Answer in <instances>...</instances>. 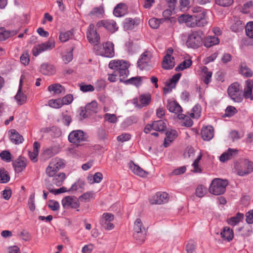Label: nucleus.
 Segmentation results:
<instances>
[{"mask_svg":"<svg viewBox=\"0 0 253 253\" xmlns=\"http://www.w3.org/2000/svg\"><path fill=\"white\" fill-rule=\"evenodd\" d=\"M109 68L117 72L121 80L125 79L129 74L128 63L123 60H112L109 63Z\"/></svg>","mask_w":253,"mask_h":253,"instance_id":"obj_1","label":"nucleus"},{"mask_svg":"<svg viewBox=\"0 0 253 253\" xmlns=\"http://www.w3.org/2000/svg\"><path fill=\"white\" fill-rule=\"evenodd\" d=\"M191 10L195 14L194 15L195 18V21H194V27H204L208 24L207 10L196 6L192 7Z\"/></svg>","mask_w":253,"mask_h":253,"instance_id":"obj_2","label":"nucleus"},{"mask_svg":"<svg viewBox=\"0 0 253 253\" xmlns=\"http://www.w3.org/2000/svg\"><path fill=\"white\" fill-rule=\"evenodd\" d=\"M227 93L230 99L236 103H240L243 100V89L237 82L230 84L227 89Z\"/></svg>","mask_w":253,"mask_h":253,"instance_id":"obj_3","label":"nucleus"},{"mask_svg":"<svg viewBox=\"0 0 253 253\" xmlns=\"http://www.w3.org/2000/svg\"><path fill=\"white\" fill-rule=\"evenodd\" d=\"M203 34L201 31H194L190 33L187 37L186 45L188 47L196 49L202 45Z\"/></svg>","mask_w":253,"mask_h":253,"instance_id":"obj_4","label":"nucleus"},{"mask_svg":"<svg viewBox=\"0 0 253 253\" xmlns=\"http://www.w3.org/2000/svg\"><path fill=\"white\" fill-rule=\"evenodd\" d=\"M227 185L228 181L226 180L214 178L209 187V192L214 195L222 194L225 192Z\"/></svg>","mask_w":253,"mask_h":253,"instance_id":"obj_5","label":"nucleus"},{"mask_svg":"<svg viewBox=\"0 0 253 253\" xmlns=\"http://www.w3.org/2000/svg\"><path fill=\"white\" fill-rule=\"evenodd\" d=\"M133 236L139 242H143L145 239L146 231L143 223L140 218H137L134 223Z\"/></svg>","mask_w":253,"mask_h":253,"instance_id":"obj_6","label":"nucleus"},{"mask_svg":"<svg viewBox=\"0 0 253 253\" xmlns=\"http://www.w3.org/2000/svg\"><path fill=\"white\" fill-rule=\"evenodd\" d=\"M237 174L240 176H244L253 171V163L247 160H243L235 165Z\"/></svg>","mask_w":253,"mask_h":253,"instance_id":"obj_7","label":"nucleus"},{"mask_svg":"<svg viewBox=\"0 0 253 253\" xmlns=\"http://www.w3.org/2000/svg\"><path fill=\"white\" fill-rule=\"evenodd\" d=\"M152 58V54L150 51H146L143 52L137 61L138 67L141 70H150L154 65Z\"/></svg>","mask_w":253,"mask_h":253,"instance_id":"obj_8","label":"nucleus"},{"mask_svg":"<svg viewBox=\"0 0 253 253\" xmlns=\"http://www.w3.org/2000/svg\"><path fill=\"white\" fill-rule=\"evenodd\" d=\"M86 140V134L80 129L73 130L68 135L69 141L75 145L79 146Z\"/></svg>","mask_w":253,"mask_h":253,"instance_id":"obj_9","label":"nucleus"},{"mask_svg":"<svg viewBox=\"0 0 253 253\" xmlns=\"http://www.w3.org/2000/svg\"><path fill=\"white\" fill-rule=\"evenodd\" d=\"M54 47V40L50 39L45 42L35 45L32 49L33 55L34 56H37L42 52L51 50Z\"/></svg>","mask_w":253,"mask_h":253,"instance_id":"obj_10","label":"nucleus"},{"mask_svg":"<svg viewBox=\"0 0 253 253\" xmlns=\"http://www.w3.org/2000/svg\"><path fill=\"white\" fill-rule=\"evenodd\" d=\"M114 46L113 42H107L102 44V47L98 50V54L105 57L112 58L115 55Z\"/></svg>","mask_w":253,"mask_h":253,"instance_id":"obj_11","label":"nucleus"},{"mask_svg":"<svg viewBox=\"0 0 253 253\" xmlns=\"http://www.w3.org/2000/svg\"><path fill=\"white\" fill-rule=\"evenodd\" d=\"M62 205L64 209H77L80 207L79 199L74 196L65 197L62 200Z\"/></svg>","mask_w":253,"mask_h":253,"instance_id":"obj_12","label":"nucleus"},{"mask_svg":"<svg viewBox=\"0 0 253 253\" xmlns=\"http://www.w3.org/2000/svg\"><path fill=\"white\" fill-rule=\"evenodd\" d=\"M181 75L180 73H177L165 83V87L163 88L164 94L166 95L172 91V89L175 87Z\"/></svg>","mask_w":253,"mask_h":253,"instance_id":"obj_13","label":"nucleus"},{"mask_svg":"<svg viewBox=\"0 0 253 253\" xmlns=\"http://www.w3.org/2000/svg\"><path fill=\"white\" fill-rule=\"evenodd\" d=\"M114 219V216L112 213L105 212L102 214L100 219L101 226L107 230H111L114 228V225L111 223Z\"/></svg>","mask_w":253,"mask_h":253,"instance_id":"obj_14","label":"nucleus"},{"mask_svg":"<svg viewBox=\"0 0 253 253\" xmlns=\"http://www.w3.org/2000/svg\"><path fill=\"white\" fill-rule=\"evenodd\" d=\"M173 53L172 48L168 49L167 54L163 59L162 67L166 70L172 69L175 65L174 58L171 55Z\"/></svg>","mask_w":253,"mask_h":253,"instance_id":"obj_15","label":"nucleus"},{"mask_svg":"<svg viewBox=\"0 0 253 253\" xmlns=\"http://www.w3.org/2000/svg\"><path fill=\"white\" fill-rule=\"evenodd\" d=\"M96 26L98 28L103 27L107 30L110 31L111 33H114L118 29L116 22L115 21L111 19L102 20L99 21L97 23Z\"/></svg>","mask_w":253,"mask_h":253,"instance_id":"obj_16","label":"nucleus"},{"mask_svg":"<svg viewBox=\"0 0 253 253\" xmlns=\"http://www.w3.org/2000/svg\"><path fill=\"white\" fill-rule=\"evenodd\" d=\"M167 108L170 112L177 115L178 118L183 116V114H181L182 112L181 107L174 100L168 99L167 100Z\"/></svg>","mask_w":253,"mask_h":253,"instance_id":"obj_17","label":"nucleus"},{"mask_svg":"<svg viewBox=\"0 0 253 253\" xmlns=\"http://www.w3.org/2000/svg\"><path fill=\"white\" fill-rule=\"evenodd\" d=\"M87 38L89 42L93 44H97L100 41V37L97 34L93 24H90L87 32Z\"/></svg>","mask_w":253,"mask_h":253,"instance_id":"obj_18","label":"nucleus"},{"mask_svg":"<svg viewBox=\"0 0 253 253\" xmlns=\"http://www.w3.org/2000/svg\"><path fill=\"white\" fill-rule=\"evenodd\" d=\"M169 200V195L166 192H159L150 199L152 204H162L167 203Z\"/></svg>","mask_w":253,"mask_h":253,"instance_id":"obj_19","label":"nucleus"},{"mask_svg":"<svg viewBox=\"0 0 253 253\" xmlns=\"http://www.w3.org/2000/svg\"><path fill=\"white\" fill-rule=\"evenodd\" d=\"M23 77V76H21V77L19 88L16 95L14 97L18 105H22L25 103L27 100V96L21 91Z\"/></svg>","mask_w":253,"mask_h":253,"instance_id":"obj_20","label":"nucleus"},{"mask_svg":"<svg viewBox=\"0 0 253 253\" xmlns=\"http://www.w3.org/2000/svg\"><path fill=\"white\" fill-rule=\"evenodd\" d=\"M192 16L189 14H181L178 17V21L180 24L185 23L188 27L194 28V20Z\"/></svg>","mask_w":253,"mask_h":253,"instance_id":"obj_21","label":"nucleus"},{"mask_svg":"<svg viewBox=\"0 0 253 253\" xmlns=\"http://www.w3.org/2000/svg\"><path fill=\"white\" fill-rule=\"evenodd\" d=\"M129 168L134 174L140 177H144L148 174L147 172L143 170L139 166L135 165L132 162H129Z\"/></svg>","mask_w":253,"mask_h":253,"instance_id":"obj_22","label":"nucleus"},{"mask_svg":"<svg viewBox=\"0 0 253 253\" xmlns=\"http://www.w3.org/2000/svg\"><path fill=\"white\" fill-rule=\"evenodd\" d=\"M220 236L225 241L230 242L234 238V232L229 227H224L220 232Z\"/></svg>","mask_w":253,"mask_h":253,"instance_id":"obj_23","label":"nucleus"},{"mask_svg":"<svg viewBox=\"0 0 253 253\" xmlns=\"http://www.w3.org/2000/svg\"><path fill=\"white\" fill-rule=\"evenodd\" d=\"M214 130L211 126H206L201 130V136L204 140L209 141L213 137Z\"/></svg>","mask_w":253,"mask_h":253,"instance_id":"obj_24","label":"nucleus"},{"mask_svg":"<svg viewBox=\"0 0 253 253\" xmlns=\"http://www.w3.org/2000/svg\"><path fill=\"white\" fill-rule=\"evenodd\" d=\"M127 11V6L124 3H120L116 5L114 9V14L115 16L119 17L124 16Z\"/></svg>","mask_w":253,"mask_h":253,"instance_id":"obj_25","label":"nucleus"},{"mask_svg":"<svg viewBox=\"0 0 253 253\" xmlns=\"http://www.w3.org/2000/svg\"><path fill=\"white\" fill-rule=\"evenodd\" d=\"M27 160L24 157H19L13 163V166L17 172H21L26 167Z\"/></svg>","mask_w":253,"mask_h":253,"instance_id":"obj_26","label":"nucleus"},{"mask_svg":"<svg viewBox=\"0 0 253 253\" xmlns=\"http://www.w3.org/2000/svg\"><path fill=\"white\" fill-rule=\"evenodd\" d=\"M220 41L218 37L213 36H208L206 37L204 41V45L207 48L217 45L219 43Z\"/></svg>","mask_w":253,"mask_h":253,"instance_id":"obj_27","label":"nucleus"},{"mask_svg":"<svg viewBox=\"0 0 253 253\" xmlns=\"http://www.w3.org/2000/svg\"><path fill=\"white\" fill-rule=\"evenodd\" d=\"M246 84L243 91V98H249L252 95L253 89V81L251 80H247L245 83Z\"/></svg>","mask_w":253,"mask_h":253,"instance_id":"obj_28","label":"nucleus"},{"mask_svg":"<svg viewBox=\"0 0 253 253\" xmlns=\"http://www.w3.org/2000/svg\"><path fill=\"white\" fill-rule=\"evenodd\" d=\"M18 32L17 30H6L4 28H0V41H3L8 38L16 35Z\"/></svg>","mask_w":253,"mask_h":253,"instance_id":"obj_29","label":"nucleus"},{"mask_svg":"<svg viewBox=\"0 0 253 253\" xmlns=\"http://www.w3.org/2000/svg\"><path fill=\"white\" fill-rule=\"evenodd\" d=\"M238 153L237 149L229 148L228 150L224 152L219 157V160L222 162H224L231 159L233 157L236 155Z\"/></svg>","mask_w":253,"mask_h":253,"instance_id":"obj_30","label":"nucleus"},{"mask_svg":"<svg viewBox=\"0 0 253 253\" xmlns=\"http://www.w3.org/2000/svg\"><path fill=\"white\" fill-rule=\"evenodd\" d=\"M10 135L9 136L11 142L15 144H19L21 143L24 139L23 136L21 135L16 130L11 129L9 131Z\"/></svg>","mask_w":253,"mask_h":253,"instance_id":"obj_31","label":"nucleus"},{"mask_svg":"<svg viewBox=\"0 0 253 253\" xmlns=\"http://www.w3.org/2000/svg\"><path fill=\"white\" fill-rule=\"evenodd\" d=\"M41 72L46 75H51L55 73V67L50 64H42L41 66Z\"/></svg>","mask_w":253,"mask_h":253,"instance_id":"obj_32","label":"nucleus"},{"mask_svg":"<svg viewBox=\"0 0 253 253\" xmlns=\"http://www.w3.org/2000/svg\"><path fill=\"white\" fill-rule=\"evenodd\" d=\"M40 147V143L36 141L33 144V151L29 152V157L31 160L33 162H36L38 161L37 157L39 154V149Z\"/></svg>","mask_w":253,"mask_h":253,"instance_id":"obj_33","label":"nucleus"},{"mask_svg":"<svg viewBox=\"0 0 253 253\" xmlns=\"http://www.w3.org/2000/svg\"><path fill=\"white\" fill-rule=\"evenodd\" d=\"M48 90L52 92L54 94H59L64 93L65 89L61 84H54L48 86Z\"/></svg>","mask_w":253,"mask_h":253,"instance_id":"obj_34","label":"nucleus"},{"mask_svg":"<svg viewBox=\"0 0 253 253\" xmlns=\"http://www.w3.org/2000/svg\"><path fill=\"white\" fill-rule=\"evenodd\" d=\"M166 137L165 139L164 145L167 147L169 144L177 136V131L175 130L171 129L168 130L166 133Z\"/></svg>","mask_w":253,"mask_h":253,"instance_id":"obj_35","label":"nucleus"},{"mask_svg":"<svg viewBox=\"0 0 253 253\" xmlns=\"http://www.w3.org/2000/svg\"><path fill=\"white\" fill-rule=\"evenodd\" d=\"M202 157V154L201 152H200L196 159L194 160L193 164H192V167L193 169H191V171L194 173H201L202 172V169L201 167L199 165V162Z\"/></svg>","mask_w":253,"mask_h":253,"instance_id":"obj_36","label":"nucleus"},{"mask_svg":"<svg viewBox=\"0 0 253 253\" xmlns=\"http://www.w3.org/2000/svg\"><path fill=\"white\" fill-rule=\"evenodd\" d=\"M104 9L103 6H99L92 8L89 13V15L91 17H97L101 18L103 16Z\"/></svg>","mask_w":253,"mask_h":253,"instance_id":"obj_37","label":"nucleus"},{"mask_svg":"<svg viewBox=\"0 0 253 253\" xmlns=\"http://www.w3.org/2000/svg\"><path fill=\"white\" fill-rule=\"evenodd\" d=\"M239 73L246 77H251L253 75L252 70L245 63H242L240 65Z\"/></svg>","mask_w":253,"mask_h":253,"instance_id":"obj_38","label":"nucleus"},{"mask_svg":"<svg viewBox=\"0 0 253 253\" xmlns=\"http://www.w3.org/2000/svg\"><path fill=\"white\" fill-rule=\"evenodd\" d=\"M85 111L88 114L96 113L98 111V104L96 101H93L86 105Z\"/></svg>","mask_w":253,"mask_h":253,"instance_id":"obj_39","label":"nucleus"},{"mask_svg":"<svg viewBox=\"0 0 253 253\" xmlns=\"http://www.w3.org/2000/svg\"><path fill=\"white\" fill-rule=\"evenodd\" d=\"M243 214L238 213L235 216L228 219L227 222L228 224L234 226L239 223L243 219Z\"/></svg>","mask_w":253,"mask_h":253,"instance_id":"obj_40","label":"nucleus"},{"mask_svg":"<svg viewBox=\"0 0 253 253\" xmlns=\"http://www.w3.org/2000/svg\"><path fill=\"white\" fill-rule=\"evenodd\" d=\"M49 164L51 166L54 167L55 169L58 170L60 169L63 168L65 166L64 161L62 159L58 157H56L51 159Z\"/></svg>","mask_w":253,"mask_h":253,"instance_id":"obj_41","label":"nucleus"},{"mask_svg":"<svg viewBox=\"0 0 253 253\" xmlns=\"http://www.w3.org/2000/svg\"><path fill=\"white\" fill-rule=\"evenodd\" d=\"M202 73L203 75L204 82L208 84L211 81L212 76V72L210 71L207 67H203L202 69Z\"/></svg>","mask_w":253,"mask_h":253,"instance_id":"obj_42","label":"nucleus"},{"mask_svg":"<svg viewBox=\"0 0 253 253\" xmlns=\"http://www.w3.org/2000/svg\"><path fill=\"white\" fill-rule=\"evenodd\" d=\"M153 130L161 131H164L166 128V124L163 120L154 121L152 123Z\"/></svg>","mask_w":253,"mask_h":253,"instance_id":"obj_43","label":"nucleus"},{"mask_svg":"<svg viewBox=\"0 0 253 253\" xmlns=\"http://www.w3.org/2000/svg\"><path fill=\"white\" fill-rule=\"evenodd\" d=\"M151 95L150 94H142L139 96V101L140 108L146 106L149 104L151 101Z\"/></svg>","mask_w":253,"mask_h":253,"instance_id":"obj_44","label":"nucleus"},{"mask_svg":"<svg viewBox=\"0 0 253 253\" xmlns=\"http://www.w3.org/2000/svg\"><path fill=\"white\" fill-rule=\"evenodd\" d=\"M102 179V174L99 172H96L93 176H90L87 177L88 181L91 184L94 183H100Z\"/></svg>","mask_w":253,"mask_h":253,"instance_id":"obj_45","label":"nucleus"},{"mask_svg":"<svg viewBox=\"0 0 253 253\" xmlns=\"http://www.w3.org/2000/svg\"><path fill=\"white\" fill-rule=\"evenodd\" d=\"M53 177V183L57 186H61L63 181H64L66 175L63 172H60L57 174H55Z\"/></svg>","mask_w":253,"mask_h":253,"instance_id":"obj_46","label":"nucleus"},{"mask_svg":"<svg viewBox=\"0 0 253 253\" xmlns=\"http://www.w3.org/2000/svg\"><path fill=\"white\" fill-rule=\"evenodd\" d=\"M192 61L190 59H185L175 68V70L177 71H182L190 67L192 65Z\"/></svg>","mask_w":253,"mask_h":253,"instance_id":"obj_47","label":"nucleus"},{"mask_svg":"<svg viewBox=\"0 0 253 253\" xmlns=\"http://www.w3.org/2000/svg\"><path fill=\"white\" fill-rule=\"evenodd\" d=\"M94 194L92 192H87L80 196L79 198V200L82 202H88L91 199L94 198Z\"/></svg>","mask_w":253,"mask_h":253,"instance_id":"obj_48","label":"nucleus"},{"mask_svg":"<svg viewBox=\"0 0 253 253\" xmlns=\"http://www.w3.org/2000/svg\"><path fill=\"white\" fill-rule=\"evenodd\" d=\"M201 107L199 105H196L192 109L190 116L194 119H198L201 116Z\"/></svg>","mask_w":253,"mask_h":253,"instance_id":"obj_49","label":"nucleus"},{"mask_svg":"<svg viewBox=\"0 0 253 253\" xmlns=\"http://www.w3.org/2000/svg\"><path fill=\"white\" fill-rule=\"evenodd\" d=\"M137 20H134L132 18H126L124 22V28L126 30H131L134 28L135 24H138Z\"/></svg>","mask_w":253,"mask_h":253,"instance_id":"obj_50","label":"nucleus"},{"mask_svg":"<svg viewBox=\"0 0 253 253\" xmlns=\"http://www.w3.org/2000/svg\"><path fill=\"white\" fill-rule=\"evenodd\" d=\"M207 188L203 185H199L195 190V195L199 198L203 197L207 193Z\"/></svg>","mask_w":253,"mask_h":253,"instance_id":"obj_51","label":"nucleus"},{"mask_svg":"<svg viewBox=\"0 0 253 253\" xmlns=\"http://www.w3.org/2000/svg\"><path fill=\"white\" fill-rule=\"evenodd\" d=\"M10 179V176L6 170L4 169H0V182L7 183Z\"/></svg>","mask_w":253,"mask_h":253,"instance_id":"obj_52","label":"nucleus"},{"mask_svg":"<svg viewBox=\"0 0 253 253\" xmlns=\"http://www.w3.org/2000/svg\"><path fill=\"white\" fill-rule=\"evenodd\" d=\"M48 105L51 108L58 109L62 106L61 98L50 99L48 101Z\"/></svg>","mask_w":253,"mask_h":253,"instance_id":"obj_53","label":"nucleus"},{"mask_svg":"<svg viewBox=\"0 0 253 253\" xmlns=\"http://www.w3.org/2000/svg\"><path fill=\"white\" fill-rule=\"evenodd\" d=\"M143 77H132L126 81V84H134L136 86L140 85L142 84Z\"/></svg>","mask_w":253,"mask_h":253,"instance_id":"obj_54","label":"nucleus"},{"mask_svg":"<svg viewBox=\"0 0 253 253\" xmlns=\"http://www.w3.org/2000/svg\"><path fill=\"white\" fill-rule=\"evenodd\" d=\"M72 36V33L70 31L62 32L60 33L59 39L61 42H66Z\"/></svg>","mask_w":253,"mask_h":253,"instance_id":"obj_55","label":"nucleus"},{"mask_svg":"<svg viewBox=\"0 0 253 253\" xmlns=\"http://www.w3.org/2000/svg\"><path fill=\"white\" fill-rule=\"evenodd\" d=\"M0 157L3 161L8 163L11 161V153L7 150L2 151L0 153Z\"/></svg>","mask_w":253,"mask_h":253,"instance_id":"obj_56","label":"nucleus"},{"mask_svg":"<svg viewBox=\"0 0 253 253\" xmlns=\"http://www.w3.org/2000/svg\"><path fill=\"white\" fill-rule=\"evenodd\" d=\"M245 30L247 36L253 38V22H249L247 24Z\"/></svg>","mask_w":253,"mask_h":253,"instance_id":"obj_57","label":"nucleus"},{"mask_svg":"<svg viewBox=\"0 0 253 253\" xmlns=\"http://www.w3.org/2000/svg\"><path fill=\"white\" fill-rule=\"evenodd\" d=\"M104 118L105 121H107L111 123H116L118 119L115 114L106 113L104 116Z\"/></svg>","mask_w":253,"mask_h":253,"instance_id":"obj_58","label":"nucleus"},{"mask_svg":"<svg viewBox=\"0 0 253 253\" xmlns=\"http://www.w3.org/2000/svg\"><path fill=\"white\" fill-rule=\"evenodd\" d=\"M162 21V19L151 18L149 21V24L151 28L156 29L159 26Z\"/></svg>","mask_w":253,"mask_h":253,"instance_id":"obj_59","label":"nucleus"},{"mask_svg":"<svg viewBox=\"0 0 253 253\" xmlns=\"http://www.w3.org/2000/svg\"><path fill=\"white\" fill-rule=\"evenodd\" d=\"M244 27V24L240 20L237 21L235 23L231 26V29L235 32H238L242 30Z\"/></svg>","mask_w":253,"mask_h":253,"instance_id":"obj_60","label":"nucleus"},{"mask_svg":"<svg viewBox=\"0 0 253 253\" xmlns=\"http://www.w3.org/2000/svg\"><path fill=\"white\" fill-rule=\"evenodd\" d=\"M48 206L53 211H57L60 208L59 203L57 201L52 200L48 201Z\"/></svg>","mask_w":253,"mask_h":253,"instance_id":"obj_61","label":"nucleus"},{"mask_svg":"<svg viewBox=\"0 0 253 253\" xmlns=\"http://www.w3.org/2000/svg\"><path fill=\"white\" fill-rule=\"evenodd\" d=\"M237 110L232 106H228L226 110L225 115L226 117H231L237 113Z\"/></svg>","mask_w":253,"mask_h":253,"instance_id":"obj_62","label":"nucleus"},{"mask_svg":"<svg viewBox=\"0 0 253 253\" xmlns=\"http://www.w3.org/2000/svg\"><path fill=\"white\" fill-rule=\"evenodd\" d=\"M58 170L55 169L53 166H51L50 164L46 169V173L49 177H53Z\"/></svg>","mask_w":253,"mask_h":253,"instance_id":"obj_63","label":"nucleus"},{"mask_svg":"<svg viewBox=\"0 0 253 253\" xmlns=\"http://www.w3.org/2000/svg\"><path fill=\"white\" fill-rule=\"evenodd\" d=\"M196 244L194 241H189L186 246L187 253H193L195 250Z\"/></svg>","mask_w":253,"mask_h":253,"instance_id":"obj_64","label":"nucleus"}]
</instances>
